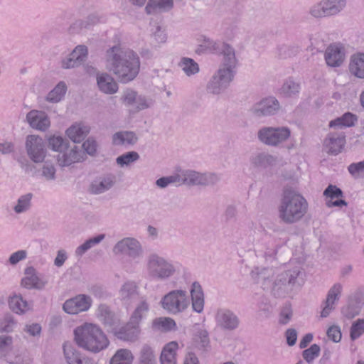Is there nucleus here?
Here are the masks:
<instances>
[{"mask_svg":"<svg viewBox=\"0 0 364 364\" xmlns=\"http://www.w3.org/2000/svg\"><path fill=\"white\" fill-rule=\"evenodd\" d=\"M105 64L106 69L122 83L134 80L139 73L141 65L136 53L119 46H114L107 50Z\"/></svg>","mask_w":364,"mask_h":364,"instance_id":"obj_1","label":"nucleus"},{"mask_svg":"<svg viewBox=\"0 0 364 364\" xmlns=\"http://www.w3.org/2000/svg\"><path fill=\"white\" fill-rule=\"evenodd\" d=\"M74 341L81 348L94 353L106 349L109 341L99 326L84 323L74 329Z\"/></svg>","mask_w":364,"mask_h":364,"instance_id":"obj_2","label":"nucleus"},{"mask_svg":"<svg viewBox=\"0 0 364 364\" xmlns=\"http://www.w3.org/2000/svg\"><path fill=\"white\" fill-rule=\"evenodd\" d=\"M308 202L298 191L284 189L279 207L280 218L286 223H293L299 220L308 210Z\"/></svg>","mask_w":364,"mask_h":364,"instance_id":"obj_3","label":"nucleus"},{"mask_svg":"<svg viewBox=\"0 0 364 364\" xmlns=\"http://www.w3.org/2000/svg\"><path fill=\"white\" fill-rule=\"evenodd\" d=\"M119 101L130 114H136L151 107L154 104L153 98L141 95L132 88H126L122 92Z\"/></svg>","mask_w":364,"mask_h":364,"instance_id":"obj_4","label":"nucleus"},{"mask_svg":"<svg viewBox=\"0 0 364 364\" xmlns=\"http://www.w3.org/2000/svg\"><path fill=\"white\" fill-rule=\"evenodd\" d=\"M146 267L151 277L161 280L168 279L176 273V267L171 262L155 253L149 255Z\"/></svg>","mask_w":364,"mask_h":364,"instance_id":"obj_5","label":"nucleus"},{"mask_svg":"<svg viewBox=\"0 0 364 364\" xmlns=\"http://www.w3.org/2000/svg\"><path fill=\"white\" fill-rule=\"evenodd\" d=\"M291 136V130L288 127H263L257 132L258 139L263 144L270 146H278L283 144Z\"/></svg>","mask_w":364,"mask_h":364,"instance_id":"obj_6","label":"nucleus"},{"mask_svg":"<svg viewBox=\"0 0 364 364\" xmlns=\"http://www.w3.org/2000/svg\"><path fill=\"white\" fill-rule=\"evenodd\" d=\"M189 304L187 292L181 289L170 291L161 301L163 309L173 314L184 311Z\"/></svg>","mask_w":364,"mask_h":364,"instance_id":"obj_7","label":"nucleus"},{"mask_svg":"<svg viewBox=\"0 0 364 364\" xmlns=\"http://www.w3.org/2000/svg\"><path fill=\"white\" fill-rule=\"evenodd\" d=\"M25 149L29 159L35 164L43 163L47 156L46 142L38 134H29L26 137Z\"/></svg>","mask_w":364,"mask_h":364,"instance_id":"obj_8","label":"nucleus"},{"mask_svg":"<svg viewBox=\"0 0 364 364\" xmlns=\"http://www.w3.org/2000/svg\"><path fill=\"white\" fill-rule=\"evenodd\" d=\"M178 183L188 186H206L213 182L215 175L200 173L191 169H180L177 172Z\"/></svg>","mask_w":364,"mask_h":364,"instance_id":"obj_9","label":"nucleus"},{"mask_svg":"<svg viewBox=\"0 0 364 364\" xmlns=\"http://www.w3.org/2000/svg\"><path fill=\"white\" fill-rule=\"evenodd\" d=\"M219 53L223 58L218 70L235 76L238 60L236 58L235 48L227 43H223Z\"/></svg>","mask_w":364,"mask_h":364,"instance_id":"obj_10","label":"nucleus"},{"mask_svg":"<svg viewBox=\"0 0 364 364\" xmlns=\"http://www.w3.org/2000/svg\"><path fill=\"white\" fill-rule=\"evenodd\" d=\"M92 299L90 296L80 294L67 299L63 305V309L68 314L77 315L87 311L92 306Z\"/></svg>","mask_w":364,"mask_h":364,"instance_id":"obj_11","label":"nucleus"},{"mask_svg":"<svg viewBox=\"0 0 364 364\" xmlns=\"http://www.w3.org/2000/svg\"><path fill=\"white\" fill-rule=\"evenodd\" d=\"M234 78L235 76L218 70L207 84L208 92L214 95L224 93Z\"/></svg>","mask_w":364,"mask_h":364,"instance_id":"obj_12","label":"nucleus"},{"mask_svg":"<svg viewBox=\"0 0 364 364\" xmlns=\"http://www.w3.org/2000/svg\"><path fill=\"white\" fill-rule=\"evenodd\" d=\"M280 109V103L272 96L262 98L252 107V112L258 117H267L276 114Z\"/></svg>","mask_w":364,"mask_h":364,"instance_id":"obj_13","label":"nucleus"},{"mask_svg":"<svg viewBox=\"0 0 364 364\" xmlns=\"http://www.w3.org/2000/svg\"><path fill=\"white\" fill-rule=\"evenodd\" d=\"M113 252L117 255H126L136 258L142 254V248L139 242L130 237L119 241L113 247Z\"/></svg>","mask_w":364,"mask_h":364,"instance_id":"obj_14","label":"nucleus"},{"mask_svg":"<svg viewBox=\"0 0 364 364\" xmlns=\"http://www.w3.org/2000/svg\"><path fill=\"white\" fill-rule=\"evenodd\" d=\"M216 326L226 331H233L240 324V319L232 311L227 309H219L215 315Z\"/></svg>","mask_w":364,"mask_h":364,"instance_id":"obj_15","label":"nucleus"},{"mask_svg":"<svg viewBox=\"0 0 364 364\" xmlns=\"http://www.w3.org/2000/svg\"><path fill=\"white\" fill-rule=\"evenodd\" d=\"M26 122L33 129L46 132L50 127V120L44 111L32 109L26 114Z\"/></svg>","mask_w":364,"mask_h":364,"instance_id":"obj_16","label":"nucleus"},{"mask_svg":"<svg viewBox=\"0 0 364 364\" xmlns=\"http://www.w3.org/2000/svg\"><path fill=\"white\" fill-rule=\"evenodd\" d=\"M323 195L325 199V204L328 208L336 207L341 209L347 206V203L343 199V192L336 185H328L324 190Z\"/></svg>","mask_w":364,"mask_h":364,"instance_id":"obj_17","label":"nucleus"},{"mask_svg":"<svg viewBox=\"0 0 364 364\" xmlns=\"http://www.w3.org/2000/svg\"><path fill=\"white\" fill-rule=\"evenodd\" d=\"M87 55V47L85 45H78L67 58L61 60V68L70 69L77 67L86 60Z\"/></svg>","mask_w":364,"mask_h":364,"instance_id":"obj_18","label":"nucleus"},{"mask_svg":"<svg viewBox=\"0 0 364 364\" xmlns=\"http://www.w3.org/2000/svg\"><path fill=\"white\" fill-rule=\"evenodd\" d=\"M47 284V281L38 275L37 271L32 267L26 268L24 277L21 279V284L23 287L31 289H43Z\"/></svg>","mask_w":364,"mask_h":364,"instance_id":"obj_19","label":"nucleus"},{"mask_svg":"<svg viewBox=\"0 0 364 364\" xmlns=\"http://www.w3.org/2000/svg\"><path fill=\"white\" fill-rule=\"evenodd\" d=\"M57 159L60 166H68L73 164L82 161L85 159V153L77 146L70 149L67 147L58 154Z\"/></svg>","mask_w":364,"mask_h":364,"instance_id":"obj_20","label":"nucleus"},{"mask_svg":"<svg viewBox=\"0 0 364 364\" xmlns=\"http://www.w3.org/2000/svg\"><path fill=\"white\" fill-rule=\"evenodd\" d=\"M196 53L198 55L204 53H219L222 45V43L202 34L196 36Z\"/></svg>","mask_w":364,"mask_h":364,"instance_id":"obj_21","label":"nucleus"},{"mask_svg":"<svg viewBox=\"0 0 364 364\" xmlns=\"http://www.w3.org/2000/svg\"><path fill=\"white\" fill-rule=\"evenodd\" d=\"M324 58L330 67H339L345 58L343 47L339 43L330 45L325 50Z\"/></svg>","mask_w":364,"mask_h":364,"instance_id":"obj_22","label":"nucleus"},{"mask_svg":"<svg viewBox=\"0 0 364 364\" xmlns=\"http://www.w3.org/2000/svg\"><path fill=\"white\" fill-rule=\"evenodd\" d=\"M97 85L100 92L106 95L117 92L119 85L114 78L107 73H100L96 76Z\"/></svg>","mask_w":364,"mask_h":364,"instance_id":"obj_23","label":"nucleus"},{"mask_svg":"<svg viewBox=\"0 0 364 364\" xmlns=\"http://www.w3.org/2000/svg\"><path fill=\"white\" fill-rule=\"evenodd\" d=\"M115 176L107 173L96 178L90 184V191L94 194H101L111 189L115 183Z\"/></svg>","mask_w":364,"mask_h":364,"instance_id":"obj_24","label":"nucleus"},{"mask_svg":"<svg viewBox=\"0 0 364 364\" xmlns=\"http://www.w3.org/2000/svg\"><path fill=\"white\" fill-rule=\"evenodd\" d=\"M119 298L125 304H132L139 295V287L134 281H127L123 283L118 291Z\"/></svg>","mask_w":364,"mask_h":364,"instance_id":"obj_25","label":"nucleus"},{"mask_svg":"<svg viewBox=\"0 0 364 364\" xmlns=\"http://www.w3.org/2000/svg\"><path fill=\"white\" fill-rule=\"evenodd\" d=\"M345 136L343 133H330L323 141L325 150L332 154H338L344 147Z\"/></svg>","mask_w":364,"mask_h":364,"instance_id":"obj_26","label":"nucleus"},{"mask_svg":"<svg viewBox=\"0 0 364 364\" xmlns=\"http://www.w3.org/2000/svg\"><path fill=\"white\" fill-rule=\"evenodd\" d=\"M177 65L183 73L189 78L195 77L200 71L199 64L194 59L186 56L181 57Z\"/></svg>","mask_w":364,"mask_h":364,"instance_id":"obj_27","label":"nucleus"},{"mask_svg":"<svg viewBox=\"0 0 364 364\" xmlns=\"http://www.w3.org/2000/svg\"><path fill=\"white\" fill-rule=\"evenodd\" d=\"M139 325L132 323L130 320L126 326L121 328L115 334L121 340L135 342L138 340L141 331Z\"/></svg>","mask_w":364,"mask_h":364,"instance_id":"obj_28","label":"nucleus"},{"mask_svg":"<svg viewBox=\"0 0 364 364\" xmlns=\"http://www.w3.org/2000/svg\"><path fill=\"white\" fill-rule=\"evenodd\" d=\"M90 127L82 122L75 123L65 132L68 137L74 143L81 142L89 133Z\"/></svg>","mask_w":364,"mask_h":364,"instance_id":"obj_29","label":"nucleus"},{"mask_svg":"<svg viewBox=\"0 0 364 364\" xmlns=\"http://www.w3.org/2000/svg\"><path fill=\"white\" fill-rule=\"evenodd\" d=\"M9 305L16 314L22 315L32 309V303L23 299L21 294H14L9 297Z\"/></svg>","mask_w":364,"mask_h":364,"instance_id":"obj_30","label":"nucleus"},{"mask_svg":"<svg viewBox=\"0 0 364 364\" xmlns=\"http://www.w3.org/2000/svg\"><path fill=\"white\" fill-rule=\"evenodd\" d=\"M192 308L197 313H201L204 308V294L201 286L198 282H193L190 290Z\"/></svg>","mask_w":364,"mask_h":364,"instance_id":"obj_31","label":"nucleus"},{"mask_svg":"<svg viewBox=\"0 0 364 364\" xmlns=\"http://www.w3.org/2000/svg\"><path fill=\"white\" fill-rule=\"evenodd\" d=\"M178 344L176 341H171L166 344L161 351L160 362L161 364H176V352Z\"/></svg>","mask_w":364,"mask_h":364,"instance_id":"obj_32","label":"nucleus"},{"mask_svg":"<svg viewBox=\"0 0 364 364\" xmlns=\"http://www.w3.org/2000/svg\"><path fill=\"white\" fill-rule=\"evenodd\" d=\"M349 71L355 77L364 79V53H358L350 57Z\"/></svg>","mask_w":364,"mask_h":364,"instance_id":"obj_33","label":"nucleus"},{"mask_svg":"<svg viewBox=\"0 0 364 364\" xmlns=\"http://www.w3.org/2000/svg\"><path fill=\"white\" fill-rule=\"evenodd\" d=\"M173 6V0H149L145 10L148 14H155L168 11Z\"/></svg>","mask_w":364,"mask_h":364,"instance_id":"obj_34","label":"nucleus"},{"mask_svg":"<svg viewBox=\"0 0 364 364\" xmlns=\"http://www.w3.org/2000/svg\"><path fill=\"white\" fill-rule=\"evenodd\" d=\"M301 90L300 83L293 78H288L279 89V94L285 98L298 97Z\"/></svg>","mask_w":364,"mask_h":364,"instance_id":"obj_35","label":"nucleus"},{"mask_svg":"<svg viewBox=\"0 0 364 364\" xmlns=\"http://www.w3.org/2000/svg\"><path fill=\"white\" fill-rule=\"evenodd\" d=\"M309 12L311 16L316 18L335 16L326 0H321L313 4Z\"/></svg>","mask_w":364,"mask_h":364,"instance_id":"obj_36","label":"nucleus"},{"mask_svg":"<svg viewBox=\"0 0 364 364\" xmlns=\"http://www.w3.org/2000/svg\"><path fill=\"white\" fill-rule=\"evenodd\" d=\"M56 171L54 163L44 160L38 171H35L33 175L46 181H53L56 179Z\"/></svg>","mask_w":364,"mask_h":364,"instance_id":"obj_37","label":"nucleus"},{"mask_svg":"<svg viewBox=\"0 0 364 364\" xmlns=\"http://www.w3.org/2000/svg\"><path fill=\"white\" fill-rule=\"evenodd\" d=\"M96 314L105 326L114 327L118 323L117 318L111 311L109 307L105 304L98 306Z\"/></svg>","mask_w":364,"mask_h":364,"instance_id":"obj_38","label":"nucleus"},{"mask_svg":"<svg viewBox=\"0 0 364 364\" xmlns=\"http://www.w3.org/2000/svg\"><path fill=\"white\" fill-rule=\"evenodd\" d=\"M151 328L154 331L166 333L176 330L175 321L170 317H159L153 320Z\"/></svg>","mask_w":364,"mask_h":364,"instance_id":"obj_39","label":"nucleus"},{"mask_svg":"<svg viewBox=\"0 0 364 364\" xmlns=\"http://www.w3.org/2000/svg\"><path fill=\"white\" fill-rule=\"evenodd\" d=\"M149 310V304L144 296L141 297L139 302L136 304L131 317L132 323L139 324L141 320L146 316Z\"/></svg>","mask_w":364,"mask_h":364,"instance_id":"obj_40","label":"nucleus"},{"mask_svg":"<svg viewBox=\"0 0 364 364\" xmlns=\"http://www.w3.org/2000/svg\"><path fill=\"white\" fill-rule=\"evenodd\" d=\"M137 139L135 133L130 131L119 132L112 136L113 144L117 146L133 145L137 141Z\"/></svg>","mask_w":364,"mask_h":364,"instance_id":"obj_41","label":"nucleus"},{"mask_svg":"<svg viewBox=\"0 0 364 364\" xmlns=\"http://www.w3.org/2000/svg\"><path fill=\"white\" fill-rule=\"evenodd\" d=\"M250 161L255 167L264 168L274 165L276 159L272 155L259 152L252 155Z\"/></svg>","mask_w":364,"mask_h":364,"instance_id":"obj_42","label":"nucleus"},{"mask_svg":"<svg viewBox=\"0 0 364 364\" xmlns=\"http://www.w3.org/2000/svg\"><path fill=\"white\" fill-rule=\"evenodd\" d=\"M33 198V194L31 193L20 196L13 207L14 213L19 215L28 212L32 206Z\"/></svg>","mask_w":364,"mask_h":364,"instance_id":"obj_43","label":"nucleus"},{"mask_svg":"<svg viewBox=\"0 0 364 364\" xmlns=\"http://www.w3.org/2000/svg\"><path fill=\"white\" fill-rule=\"evenodd\" d=\"M134 356L132 352L127 348L118 349L109 360V364H132Z\"/></svg>","mask_w":364,"mask_h":364,"instance_id":"obj_44","label":"nucleus"},{"mask_svg":"<svg viewBox=\"0 0 364 364\" xmlns=\"http://www.w3.org/2000/svg\"><path fill=\"white\" fill-rule=\"evenodd\" d=\"M67 89L68 87L65 82H59L55 87L48 93L46 97V101L52 103L59 102L64 97Z\"/></svg>","mask_w":364,"mask_h":364,"instance_id":"obj_45","label":"nucleus"},{"mask_svg":"<svg viewBox=\"0 0 364 364\" xmlns=\"http://www.w3.org/2000/svg\"><path fill=\"white\" fill-rule=\"evenodd\" d=\"M357 118L355 115L352 113L347 112L341 117L332 120L329 122V127L333 128L342 129L345 127H350L354 125Z\"/></svg>","mask_w":364,"mask_h":364,"instance_id":"obj_46","label":"nucleus"},{"mask_svg":"<svg viewBox=\"0 0 364 364\" xmlns=\"http://www.w3.org/2000/svg\"><path fill=\"white\" fill-rule=\"evenodd\" d=\"M65 358L69 364H94L92 362L82 359L80 354L68 344L63 346Z\"/></svg>","mask_w":364,"mask_h":364,"instance_id":"obj_47","label":"nucleus"},{"mask_svg":"<svg viewBox=\"0 0 364 364\" xmlns=\"http://www.w3.org/2000/svg\"><path fill=\"white\" fill-rule=\"evenodd\" d=\"M193 345L197 349L205 351L210 345L208 333L205 330L198 331L193 337Z\"/></svg>","mask_w":364,"mask_h":364,"instance_id":"obj_48","label":"nucleus"},{"mask_svg":"<svg viewBox=\"0 0 364 364\" xmlns=\"http://www.w3.org/2000/svg\"><path fill=\"white\" fill-rule=\"evenodd\" d=\"M9 364H29V359L23 353L13 348L2 358Z\"/></svg>","mask_w":364,"mask_h":364,"instance_id":"obj_49","label":"nucleus"},{"mask_svg":"<svg viewBox=\"0 0 364 364\" xmlns=\"http://www.w3.org/2000/svg\"><path fill=\"white\" fill-rule=\"evenodd\" d=\"M139 159V155L137 152L129 151L119 156L116 159V163L121 168L128 167L138 161Z\"/></svg>","mask_w":364,"mask_h":364,"instance_id":"obj_50","label":"nucleus"},{"mask_svg":"<svg viewBox=\"0 0 364 364\" xmlns=\"http://www.w3.org/2000/svg\"><path fill=\"white\" fill-rule=\"evenodd\" d=\"M139 364H156V356L154 350L148 345H144L141 349Z\"/></svg>","mask_w":364,"mask_h":364,"instance_id":"obj_51","label":"nucleus"},{"mask_svg":"<svg viewBox=\"0 0 364 364\" xmlns=\"http://www.w3.org/2000/svg\"><path fill=\"white\" fill-rule=\"evenodd\" d=\"M151 37L153 41L158 45L165 43L168 39L165 30L158 23L151 26Z\"/></svg>","mask_w":364,"mask_h":364,"instance_id":"obj_52","label":"nucleus"},{"mask_svg":"<svg viewBox=\"0 0 364 364\" xmlns=\"http://www.w3.org/2000/svg\"><path fill=\"white\" fill-rule=\"evenodd\" d=\"M49 147L54 151L61 153L68 147V142L59 135H53L47 139Z\"/></svg>","mask_w":364,"mask_h":364,"instance_id":"obj_53","label":"nucleus"},{"mask_svg":"<svg viewBox=\"0 0 364 364\" xmlns=\"http://www.w3.org/2000/svg\"><path fill=\"white\" fill-rule=\"evenodd\" d=\"M105 238L104 234L98 235L94 237H92L85 241L82 245L79 246L75 251V253L78 256H82L85 252H87L92 247L99 244Z\"/></svg>","mask_w":364,"mask_h":364,"instance_id":"obj_54","label":"nucleus"},{"mask_svg":"<svg viewBox=\"0 0 364 364\" xmlns=\"http://www.w3.org/2000/svg\"><path fill=\"white\" fill-rule=\"evenodd\" d=\"M347 169L353 178L355 180L364 178V160L350 164Z\"/></svg>","mask_w":364,"mask_h":364,"instance_id":"obj_55","label":"nucleus"},{"mask_svg":"<svg viewBox=\"0 0 364 364\" xmlns=\"http://www.w3.org/2000/svg\"><path fill=\"white\" fill-rule=\"evenodd\" d=\"M343 291V285L341 283L334 284L328 290L326 299V303H330L335 306L336 301H338Z\"/></svg>","mask_w":364,"mask_h":364,"instance_id":"obj_56","label":"nucleus"},{"mask_svg":"<svg viewBox=\"0 0 364 364\" xmlns=\"http://www.w3.org/2000/svg\"><path fill=\"white\" fill-rule=\"evenodd\" d=\"M99 21V18L94 14L88 16L84 20H79L75 21L73 23V28L82 29V28H89L91 26L97 23Z\"/></svg>","mask_w":364,"mask_h":364,"instance_id":"obj_57","label":"nucleus"},{"mask_svg":"<svg viewBox=\"0 0 364 364\" xmlns=\"http://www.w3.org/2000/svg\"><path fill=\"white\" fill-rule=\"evenodd\" d=\"M364 333V319H358L350 327V336L352 340L358 338Z\"/></svg>","mask_w":364,"mask_h":364,"instance_id":"obj_58","label":"nucleus"},{"mask_svg":"<svg viewBox=\"0 0 364 364\" xmlns=\"http://www.w3.org/2000/svg\"><path fill=\"white\" fill-rule=\"evenodd\" d=\"M13 338L9 336H0V357L3 358L12 349Z\"/></svg>","mask_w":364,"mask_h":364,"instance_id":"obj_59","label":"nucleus"},{"mask_svg":"<svg viewBox=\"0 0 364 364\" xmlns=\"http://www.w3.org/2000/svg\"><path fill=\"white\" fill-rule=\"evenodd\" d=\"M320 350L319 346L313 344L309 348L303 351L304 359L308 363L312 362L314 358L319 355Z\"/></svg>","mask_w":364,"mask_h":364,"instance_id":"obj_60","label":"nucleus"},{"mask_svg":"<svg viewBox=\"0 0 364 364\" xmlns=\"http://www.w3.org/2000/svg\"><path fill=\"white\" fill-rule=\"evenodd\" d=\"M335 16L341 13L346 7L347 0H326Z\"/></svg>","mask_w":364,"mask_h":364,"instance_id":"obj_61","label":"nucleus"},{"mask_svg":"<svg viewBox=\"0 0 364 364\" xmlns=\"http://www.w3.org/2000/svg\"><path fill=\"white\" fill-rule=\"evenodd\" d=\"M171 183H178L176 172L168 176L161 177L156 181V185L160 188H165Z\"/></svg>","mask_w":364,"mask_h":364,"instance_id":"obj_62","label":"nucleus"},{"mask_svg":"<svg viewBox=\"0 0 364 364\" xmlns=\"http://www.w3.org/2000/svg\"><path fill=\"white\" fill-rule=\"evenodd\" d=\"M272 274V269H259L258 267L255 268L252 271V277L257 280V282L264 281L267 277Z\"/></svg>","mask_w":364,"mask_h":364,"instance_id":"obj_63","label":"nucleus"},{"mask_svg":"<svg viewBox=\"0 0 364 364\" xmlns=\"http://www.w3.org/2000/svg\"><path fill=\"white\" fill-rule=\"evenodd\" d=\"M17 324L12 316H6L1 323V330L5 332H12Z\"/></svg>","mask_w":364,"mask_h":364,"instance_id":"obj_64","label":"nucleus"}]
</instances>
